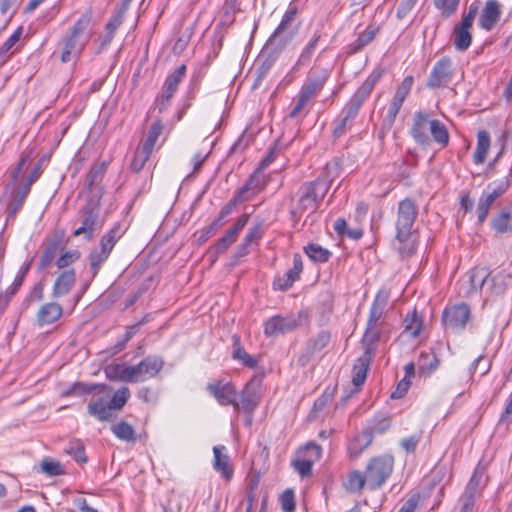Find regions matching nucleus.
<instances>
[{"label": "nucleus", "mask_w": 512, "mask_h": 512, "mask_svg": "<svg viewBox=\"0 0 512 512\" xmlns=\"http://www.w3.org/2000/svg\"><path fill=\"white\" fill-rule=\"evenodd\" d=\"M340 171L341 167L338 164V162L327 163L324 168L323 174L317 177L315 180L327 182L329 190L333 181L340 175Z\"/></svg>", "instance_id": "4d7b16f0"}, {"label": "nucleus", "mask_w": 512, "mask_h": 512, "mask_svg": "<svg viewBox=\"0 0 512 512\" xmlns=\"http://www.w3.org/2000/svg\"><path fill=\"white\" fill-rule=\"evenodd\" d=\"M62 251L60 240L53 239L46 245L39 261L38 269L46 270Z\"/></svg>", "instance_id": "e433bc0d"}, {"label": "nucleus", "mask_w": 512, "mask_h": 512, "mask_svg": "<svg viewBox=\"0 0 512 512\" xmlns=\"http://www.w3.org/2000/svg\"><path fill=\"white\" fill-rule=\"evenodd\" d=\"M365 484L368 485V479L365 472L361 473L360 471L355 470L348 474L346 488L350 492L361 491Z\"/></svg>", "instance_id": "09e8293b"}, {"label": "nucleus", "mask_w": 512, "mask_h": 512, "mask_svg": "<svg viewBox=\"0 0 512 512\" xmlns=\"http://www.w3.org/2000/svg\"><path fill=\"white\" fill-rule=\"evenodd\" d=\"M329 75V70L325 68L312 70L309 73L305 83L301 87L299 93L311 100L323 89L329 78Z\"/></svg>", "instance_id": "aec40b11"}, {"label": "nucleus", "mask_w": 512, "mask_h": 512, "mask_svg": "<svg viewBox=\"0 0 512 512\" xmlns=\"http://www.w3.org/2000/svg\"><path fill=\"white\" fill-rule=\"evenodd\" d=\"M378 32L379 27L373 25L367 26L366 29L359 34L357 39L349 45V52L355 54L361 51L374 40Z\"/></svg>", "instance_id": "4c0bfd02"}, {"label": "nucleus", "mask_w": 512, "mask_h": 512, "mask_svg": "<svg viewBox=\"0 0 512 512\" xmlns=\"http://www.w3.org/2000/svg\"><path fill=\"white\" fill-rule=\"evenodd\" d=\"M297 455L292 466L301 477H309L312 475L313 463L321 458L322 448L315 442H308L298 450Z\"/></svg>", "instance_id": "9b49d317"}, {"label": "nucleus", "mask_w": 512, "mask_h": 512, "mask_svg": "<svg viewBox=\"0 0 512 512\" xmlns=\"http://www.w3.org/2000/svg\"><path fill=\"white\" fill-rule=\"evenodd\" d=\"M76 283V272L73 268L63 270L56 277L53 287L52 296L53 298H60L67 295Z\"/></svg>", "instance_id": "a878e982"}, {"label": "nucleus", "mask_w": 512, "mask_h": 512, "mask_svg": "<svg viewBox=\"0 0 512 512\" xmlns=\"http://www.w3.org/2000/svg\"><path fill=\"white\" fill-rule=\"evenodd\" d=\"M254 379L248 382L240 393V409L246 412H252L259 403L257 389L254 386Z\"/></svg>", "instance_id": "473e14b6"}, {"label": "nucleus", "mask_w": 512, "mask_h": 512, "mask_svg": "<svg viewBox=\"0 0 512 512\" xmlns=\"http://www.w3.org/2000/svg\"><path fill=\"white\" fill-rule=\"evenodd\" d=\"M65 452L78 463H86L85 447L81 440L73 439L69 442Z\"/></svg>", "instance_id": "3c124183"}, {"label": "nucleus", "mask_w": 512, "mask_h": 512, "mask_svg": "<svg viewBox=\"0 0 512 512\" xmlns=\"http://www.w3.org/2000/svg\"><path fill=\"white\" fill-rule=\"evenodd\" d=\"M42 174V167H41V163H38L31 171L29 177H28V180H27V183L25 184L24 186V189L22 192H19L15 195L13 201L8 205V208H7V217L8 218H14L17 214V212L21 209L22 205H23V202L25 200V198L27 197L29 191H30V186L36 181L38 180V178L41 176Z\"/></svg>", "instance_id": "4be33fe9"}, {"label": "nucleus", "mask_w": 512, "mask_h": 512, "mask_svg": "<svg viewBox=\"0 0 512 512\" xmlns=\"http://www.w3.org/2000/svg\"><path fill=\"white\" fill-rule=\"evenodd\" d=\"M331 341V333L322 330L315 336L309 338L305 344L303 353L299 357V363L302 366L307 365L312 357L326 348Z\"/></svg>", "instance_id": "6ab92c4d"}, {"label": "nucleus", "mask_w": 512, "mask_h": 512, "mask_svg": "<svg viewBox=\"0 0 512 512\" xmlns=\"http://www.w3.org/2000/svg\"><path fill=\"white\" fill-rule=\"evenodd\" d=\"M107 169L106 162L95 163L91 166L87 176H86V186L88 189H91L95 184L99 183Z\"/></svg>", "instance_id": "49530a36"}, {"label": "nucleus", "mask_w": 512, "mask_h": 512, "mask_svg": "<svg viewBox=\"0 0 512 512\" xmlns=\"http://www.w3.org/2000/svg\"><path fill=\"white\" fill-rule=\"evenodd\" d=\"M79 222L80 226L73 231L72 235L83 236L86 241H91L101 231L105 222L100 215L98 204L88 202L82 207L79 212Z\"/></svg>", "instance_id": "0eeeda50"}, {"label": "nucleus", "mask_w": 512, "mask_h": 512, "mask_svg": "<svg viewBox=\"0 0 512 512\" xmlns=\"http://www.w3.org/2000/svg\"><path fill=\"white\" fill-rule=\"evenodd\" d=\"M470 316L471 310L467 304H455L444 309L442 323L446 330L458 332L466 327Z\"/></svg>", "instance_id": "f8f14e48"}, {"label": "nucleus", "mask_w": 512, "mask_h": 512, "mask_svg": "<svg viewBox=\"0 0 512 512\" xmlns=\"http://www.w3.org/2000/svg\"><path fill=\"white\" fill-rule=\"evenodd\" d=\"M403 103L404 102H402L398 99H395V98L392 99V101L389 105V108L387 110L386 117L384 119V124H387L388 128H390L393 125V123L396 119V116L399 113Z\"/></svg>", "instance_id": "774afa93"}, {"label": "nucleus", "mask_w": 512, "mask_h": 512, "mask_svg": "<svg viewBox=\"0 0 512 512\" xmlns=\"http://www.w3.org/2000/svg\"><path fill=\"white\" fill-rule=\"evenodd\" d=\"M304 252L313 262L317 263L327 262L332 255L328 249L315 243H309L307 246H305Z\"/></svg>", "instance_id": "37998d69"}, {"label": "nucleus", "mask_w": 512, "mask_h": 512, "mask_svg": "<svg viewBox=\"0 0 512 512\" xmlns=\"http://www.w3.org/2000/svg\"><path fill=\"white\" fill-rule=\"evenodd\" d=\"M303 271V261L300 254L296 253L293 256V267L289 269L282 276H276L273 281V288L279 291H287L293 284L299 280Z\"/></svg>", "instance_id": "412c9836"}, {"label": "nucleus", "mask_w": 512, "mask_h": 512, "mask_svg": "<svg viewBox=\"0 0 512 512\" xmlns=\"http://www.w3.org/2000/svg\"><path fill=\"white\" fill-rule=\"evenodd\" d=\"M422 328V319L414 311L411 315H407L405 318V330L410 332L412 337H417L420 334Z\"/></svg>", "instance_id": "052dcab7"}, {"label": "nucleus", "mask_w": 512, "mask_h": 512, "mask_svg": "<svg viewBox=\"0 0 512 512\" xmlns=\"http://www.w3.org/2000/svg\"><path fill=\"white\" fill-rule=\"evenodd\" d=\"M328 193V184L321 180H313L303 183L299 188V199L293 214H303L305 211L316 210Z\"/></svg>", "instance_id": "6e6552de"}, {"label": "nucleus", "mask_w": 512, "mask_h": 512, "mask_svg": "<svg viewBox=\"0 0 512 512\" xmlns=\"http://www.w3.org/2000/svg\"><path fill=\"white\" fill-rule=\"evenodd\" d=\"M509 187L510 180L509 177L506 176L489 183L484 191H486L490 196L497 200L499 197H501L503 194L507 192Z\"/></svg>", "instance_id": "8fccbe9b"}, {"label": "nucleus", "mask_w": 512, "mask_h": 512, "mask_svg": "<svg viewBox=\"0 0 512 512\" xmlns=\"http://www.w3.org/2000/svg\"><path fill=\"white\" fill-rule=\"evenodd\" d=\"M233 341V351L232 358L242 363V365L248 368H255L258 364V359L254 356L248 354L245 349L242 347L240 343V338L238 335L232 336Z\"/></svg>", "instance_id": "c9c22d12"}, {"label": "nucleus", "mask_w": 512, "mask_h": 512, "mask_svg": "<svg viewBox=\"0 0 512 512\" xmlns=\"http://www.w3.org/2000/svg\"><path fill=\"white\" fill-rule=\"evenodd\" d=\"M63 313L62 306L55 302H48L43 304L37 314L36 321L39 326L50 325L56 322Z\"/></svg>", "instance_id": "c85d7f7f"}, {"label": "nucleus", "mask_w": 512, "mask_h": 512, "mask_svg": "<svg viewBox=\"0 0 512 512\" xmlns=\"http://www.w3.org/2000/svg\"><path fill=\"white\" fill-rule=\"evenodd\" d=\"M112 433L120 440L126 441V442H135L136 441V434L135 430L126 421H120L114 425L111 426Z\"/></svg>", "instance_id": "a18cd8bd"}, {"label": "nucleus", "mask_w": 512, "mask_h": 512, "mask_svg": "<svg viewBox=\"0 0 512 512\" xmlns=\"http://www.w3.org/2000/svg\"><path fill=\"white\" fill-rule=\"evenodd\" d=\"M391 426V417L388 414L378 413L367 422L364 427L374 438L375 434L386 432Z\"/></svg>", "instance_id": "a19ab883"}, {"label": "nucleus", "mask_w": 512, "mask_h": 512, "mask_svg": "<svg viewBox=\"0 0 512 512\" xmlns=\"http://www.w3.org/2000/svg\"><path fill=\"white\" fill-rule=\"evenodd\" d=\"M224 450H226V447L223 445L213 447V469L220 473L224 479L230 480L233 476V468L229 463V456L223 453Z\"/></svg>", "instance_id": "c756f323"}, {"label": "nucleus", "mask_w": 512, "mask_h": 512, "mask_svg": "<svg viewBox=\"0 0 512 512\" xmlns=\"http://www.w3.org/2000/svg\"><path fill=\"white\" fill-rule=\"evenodd\" d=\"M321 39V33L319 31L314 32L312 38L306 44V46L302 49L293 69L299 70L303 66H306L310 60L312 55L314 54L317 44Z\"/></svg>", "instance_id": "58836bf2"}, {"label": "nucleus", "mask_w": 512, "mask_h": 512, "mask_svg": "<svg viewBox=\"0 0 512 512\" xmlns=\"http://www.w3.org/2000/svg\"><path fill=\"white\" fill-rule=\"evenodd\" d=\"M389 301V292L385 289H381L375 295V298L372 302L369 317L367 320V325L369 326H378V321L382 318L386 306Z\"/></svg>", "instance_id": "bb28decb"}, {"label": "nucleus", "mask_w": 512, "mask_h": 512, "mask_svg": "<svg viewBox=\"0 0 512 512\" xmlns=\"http://www.w3.org/2000/svg\"><path fill=\"white\" fill-rule=\"evenodd\" d=\"M383 69H374L360 87L355 91L350 100L342 108L333 121L332 136L338 139L351 130L353 123L365 100L369 97L375 85L381 79Z\"/></svg>", "instance_id": "f257e3e1"}, {"label": "nucleus", "mask_w": 512, "mask_h": 512, "mask_svg": "<svg viewBox=\"0 0 512 512\" xmlns=\"http://www.w3.org/2000/svg\"><path fill=\"white\" fill-rule=\"evenodd\" d=\"M512 273L505 269L492 274L486 267H475L469 271L470 291L477 292L486 288L494 294H501L511 284Z\"/></svg>", "instance_id": "39448f33"}, {"label": "nucleus", "mask_w": 512, "mask_h": 512, "mask_svg": "<svg viewBox=\"0 0 512 512\" xmlns=\"http://www.w3.org/2000/svg\"><path fill=\"white\" fill-rule=\"evenodd\" d=\"M163 125L160 120L155 121L148 131L147 137L141 147L153 152L154 146L162 133Z\"/></svg>", "instance_id": "5fc2aeb1"}, {"label": "nucleus", "mask_w": 512, "mask_h": 512, "mask_svg": "<svg viewBox=\"0 0 512 512\" xmlns=\"http://www.w3.org/2000/svg\"><path fill=\"white\" fill-rule=\"evenodd\" d=\"M501 16V6L497 0H488L480 14L479 26L486 30L491 31Z\"/></svg>", "instance_id": "393cba45"}, {"label": "nucleus", "mask_w": 512, "mask_h": 512, "mask_svg": "<svg viewBox=\"0 0 512 512\" xmlns=\"http://www.w3.org/2000/svg\"><path fill=\"white\" fill-rule=\"evenodd\" d=\"M357 362L358 364L355 365L353 369L352 382L354 386L359 387L366 380L368 366L371 361L366 362L364 360V357L361 356L360 358H358Z\"/></svg>", "instance_id": "6e6d98bb"}, {"label": "nucleus", "mask_w": 512, "mask_h": 512, "mask_svg": "<svg viewBox=\"0 0 512 512\" xmlns=\"http://www.w3.org/2000/svg\"><path fill=\"white\" fill-rule=\"evenodd\" d=\"M453 76L452 60L449 57L439 59L431 69L426 86L430 89L447 87Z\"/></svg>", "instance_id": "dca6fc26"}, {"label": "nucleus", "mask_w": 512, "mask_h": 512, "mask_svg": "<svg viewBox=\"0 0 512 512\" xmlns=\"http://www.w3.org/2000/svg\"><path fill=\"white\" fill-rule=\"evenodd\" d=\"M297 14V6L290 5L287 11L284 13L279 25L270 35L265 44L282 52L292 42L298 33V27L294 25Z\"/></svg>", "instance_id": "423d86ee"}, {"label": "nucleus", "mask_w": 512, "mask_h": 512, "mask_svg": "<svg viewBox=\"0 0 512 512\" xmlns=\"http://www.w3.org/2000/svg\"><path fill=\"white\" fill-rule=\"evenodd\" d=\"M80 256L81 254L78 250L66 251L56 260V266L59 269H65L69 267L71 264L78 261Z\"/></svg>", "instance_id": "e2e57ef3"}, {"label": "nucleus", "mask_w": 512, "mask_h": 512, "mask_svg": "<svg viewBox=\"0 0 512 512\" xmlns=\"http://www.w3.org/2000/svg\"><path fill=\"white\" fill-rule=\"evenodd\" d=\"M472 26L459 23L454 26L453 28V36H454V47L459 52L466 51L472 42V34L470 32V29Z\"/></svg>", "instance_id": "2f4dec72"}, {"label": "nucleus", "mask_w": 512, "mask_h": 512, "mask_svg": "<svg viewBox=\"0 0 512 512\" xmlns=\"http://www.w3.org/2000/svg\"><path fill=\"white\" fill-rule=\"evenodd\" d=\"M486 483L485 467L477 465L460 497V502L475 507L476 498L481 495V491L486 486Z\"/></svg>", "instance_id": "f3484780"}, {"label": "nucleus", "mask_w": 512, "mask_h": 512, "mask_svg": "<svg viewBox=\"0 0 512 512\" xmlns=\"http://www.w3.org/2000/svg\"><path fill=\"white\" fill-rule=\"evenodd\" d=\"M104 388V384H87L84 382H76L68 390L63 392V396L84 395L92 393L95 390H103Z\"/></svg>", "instance_id": "de8ad7c7"}, {"label": "nucleus", "mask_w": 512, "mask_h": 512, "mask_svg": "<svg viewBox=\"0 0 512 512\" xmlns=\"http://www.w3.org/2000/svg\"><path fill=\"white\" fill-rule=\"evenodd\" d=\"M413 83H414L413 76H410V75L406 76L403 79V81L401 82V84L399 85V87L397 88L396 93L393 98L404 102L406 97L408 96V94L411 91Z\"/></svg>", "instance_id": "338daca9"}, {"label": "nucleus", "mask_w": 512, "mask_h": 512, "mask_svg": "<svg viewBox=\"0 0 512 512\" xmlns=\"http://www.w3.org/2000/svg\"><path fill=\"white\" fill-rule=\"evenodd\" d=\"M263 235L262 223L259 222L249 228L243 239V248L250 246L252 243L257 242Z\"/></svg>", "instance_id": "69168bd1"}, {"label": "nucleus", "mask_w": 512, "mask_h": 512, "mask_svg": "<svg viewBox=\"0 0 512 512\" xmlns=\"http://www.w3.org/2000/svg\"><path fill=\"white\" fill-rule=\"evenodd\" d=\"M281 508L284 512H295V494L292 489H286L280 496Z\"/></svg>", "instance_id": "0e129e2a"}, {"label": "nucleus", "mask_w": 512, "mask_h": 512, "mask_svg": "<svg viewBox=\"0 0 512 512\" xmlns=\"http://www.w3.org/2000/svg\"><path fill=\"white\" fill-rule=\"evenodd\" d=\"M151 154L152 151L143 147H139L136 150L134 158L131 162V170L136 173L140 172L144 168L146 162L149 160Z\"/></svg>", "instance_id": "bf43d9fd"}, {"label": "nucleus", "mask_w": 512, "mask_h": 512, "mask_svg": "<svg viewBox=\"0 0 512 512\" xmlns=\"http://www.w3.org/2000/svg\"><path fill=\"white\" fill-rule=\"evenodd\" d=\"M439 366V359L435 354L421 353L419 359V372L430 375Z\"/></svg>", "instance_id": "603ef678"}, {"label": "nucleus", "mask_w": 512, "mask_h": 512, "mask_svg": "<svg viewBox=\"0 0 512 512\" xmlns=\"http://www.w3.org/2000/svg\"><path fill=\"white\" fill-rule=\"evenodd\" d=\"M254 177L251 176L245 185L234 195V197L221 209L218 217L224 220L228 215L232 213L234 208L242 202L250 200L256 192L250 193L254 189Z\"/></svg>", "instance_id": "b1692460"}, {"label": "nucleus", "mask_w": 512, "mask_h": 512, "mask_svg": "<svg viewBox=\"0 0 512 512\" xmlns=\"http://www.w3.org/2000/svg\"><path fill=\"white\" fill-rule=\"evenodd\" d=\"M132 373L130 366L125 364H114L105 368L106 377L113 381L132 383Z\"/></svg>", "instance_id": "ea45409f"}, {"label": "nucleus", "mask_w": 512, "mask_h": 512, "mask_svg": "<svg viewBox=\"0 0 512 512\" xmlns=\"http://www.w3.org/2000/svg\"><path fill=\"white\" fill-rule=\"evenodd\" d=\"M490 147V135L486 130L477 133V147L473 155L475 164H482L487 156Z\"/></svg>", "instance_id": "79ce46f5"}, {"label": "nucleus", "mask_w": 512, "mask_h": 512, "mask_svg": "<svg viewBox=\"0 0 512 512\" xmlns=\"http://www.w3.org/2000/svg\"><path fill=\"white\" fill-rule=\"evenodd\" d=\"M280 51L269 47L265 44L260 54L257 57L255 69L257 73V80H262L270 71L272 66L280 55Z\"/></svg>", "instance_id": "5701e85b"}, {"label": "nucleus", "mask_w": 512, "mask_h": 512, "mask_svg": "<svg viewBox=\"0 0 512 512\" xmlns=\"http://www.w3.org/2000/svg\"><path fill=\"white\" fill-rule=\"evenodd\" d=\"M23 32L22 27H18L14 33L0 47V65L5 63V55L19 41Z\"/></svg>", "instance_id": "680f3d73"}, {"label": "nucleus", "mask_w": 512, "mask_h": 512, "mask_svg": "<svg viewBox=\"0 0 512 512\" xmlns=\"http://www.w3.org/2000/svg\"><path fill=\"white\" fill-rule=\"evenodd\" d=\"M187 67L182 64L169 74L164 82L163 93L156 99L159 112H163L169 105L170 99L178 89V85L186 75Z\"/></svg>", "instance_id": "a211bd4d"}, {"label": "nucleus", "mask_w": 512, "mask_h": 512, "mask_svg": "<svg viewBox=\"0 0 512 512\" xmlns=\"http://www.w3.org/2000/svg\"><path fill=\"white\" fill-rule=\"evenodd\" d=\"M491 228L500 234L512 233V202L492 217Z\"/></svg>", "instance_id": "cd10ccee"}, {"label": "nucleus", "mask_w": 512, "mask_h": 512, "mask_svg": "<svg viewBox=\"0 0 512 512\" xmlns=\"http://www.w3.org/2000/svg\"><path fill=\"white\" fill-rule=\"evenodd\" d=\"M300 315H274L264 323V334L267 337L290 333L300 326Z\"/></svg>", "instance_id": "ddd939ff"}, {"label": "nucleus", "mask_w": 512, "mask_h": 512, "mask_svg": "<svg viewBox=\"0 0 512 512\" xmlns=\"http://www.w3.org/2000/svg\"><path fill=\"white\" fill-rule=\"evenodd\" d=\"M164 360L158 355H148L136 365H131L132 383L154 378L163 368Z\"/></svg>", "instance_id": "2eb2a0df"}, {"label": "nucleus", "mask_w": 512, "mask_h": 512, "mask_svg": "<svg viewBox=\"0 0 512 512\" xmlns=\"http://www.w3.org/2000/svg\"><path fill=\"white\" fill-rule=\"evenodd\" d=\"M87 412L101 422L109 421L113 417L112 410L103 397L91 401L87 406Z\"/></svg>", "instance_id": "f704fd0d"}, {"label": "nucleus", "mask_w": 512, "mask_h": 512, "mask_svg": "<svg viewBox=\"0 0 512 512\" xmlns=\"http://www.w3.org/2000/svg\"><path fill=\"white\" fill-rule=\"evenodd\" d=\"M380 340V330L378 326L366 325L365 333L362 338V346L364 348V360L371 361L374 357L376 345Z\"/></svg>", "instance_id": "7c9ffc66"}, {"label": "nucleus", "mask_w": 512, "mask_h": 512, "mask_svg": "<svg viewBox=\"0 0 512 512\" xmlns=\"http://www.w3.org/2000/svg\"><path fill=\"white\" fill-rule=\"evenodd\" d=\"M418 215V209L410 198L401 200L398 204L396 218V239L404 245L411 236V231Z\"/></svg>", "instance_id": "1a4fd4ad"}, {"label": "nucleus", "mask_w": 512, "mask_h": 512, "mask_svg": "<svg viewBox=\"0 0 512 512\" xmlns=\"http://www.w3.org/2000/svg\"><path fill=\"white\" fill-rule=\"evenodd\" d=\"M92 21V11H85L73 24L71 29L62 38V53L60 60L62 63H68L73 59H78L90 40L85 32Z\"/></svg>", "instance_id": "7ed1b4c3"}, {"label": "nucleus", "mask_w": 512, "mask_h": 512, "mask_svg": "<svg viewBox=\"0 0 512 512\" xmlns=\"http://www.w3.org/2000/svg\"><path fill=\"white\" fill-rule=\"evenodd\" d=\"M409 134L423 148L429 147L432 140L444 148L450 140L445 124L438 119H431L425 111L415 112Z\"/></svg>", "instance_id": "f03ea898"}, {"label": "nucleus", "mask_w": 512, "mask_h": 512, "mask_svg": "<svg viewBox=\"0 0 512 512\" xmlns=\"http://www.w3.org/2000/svg\"><path fill=\"white\" fill-rule=\"evenodd\" d=\"M373 437L365 428L356 435L348 445V452L351 458H358L360 454L372 443Z\"/></svg>", "instance_id": "72a5a7b5"}, {"label": "nucleus", "mask_w": 512, "mask_h": 512, "mask_svg": "<svg viewBox=\"0 0 512 512\" xmlns=\"http://www.w3.org/2000/svg\"><path fill=\"white\" fill-rule=\"evenodd\" d=\"M393 468L394 458L391 455H380L372 458L365 469L369 489L381 488L391 476Z\"/></svg>", "instance_id": "9d476101"}, {"label": "nucleus", "mask_w": 512, "mask_h": 512, "mask_svg": "<svg viewBox=\"0 0 512 512\" xmlns=\"http://www.w3.org/2000/svg\"><path fill=\"white\" fill-rule=\"evenodd\" d=\"M461 0H433L434 7L440 11V14L444 18H449L454 15L459 6Z\"/></svg>", "instance_id": "864d4df0"}, {"label": "nucleus", "mask_w": 512, "mask_h": 512, "mask_svg": "<svg viewBox=\"0 0 512 512\" xmlns=\"http://www.w3.org/2000/svg\"><path fill=\"white\" fill-rule=\"evenodd\" d=\"M237 237L232 234L229 230L215 243L213 247L209 249V255L212 257L214 262L216 258L224 253L235 241Z\"/></svg>", "instance_id": "c03bdc74"}, {"label": "nucleus", "mask_w": 512, "mask_h": 512, "mask_svg": "<svg viewBox=\"0 0 512 512\" xmlns=\"http://www.w3.org/2000/svg\"><path fill=\"white\" fill-rule=\"evenodd\" d=\"M126 229L121 222L114 225L100 238L99 244L88 255L89 272L92 281L99 273L102 265L108 260L118 240L125 234Z\"/></svg>", "instance_id": "20e7f679"}, {"label": "nucleus", "mask_w": 512, "mask_h": 512, "mask_svg": "<svg viewBox=\"0 0 512 512\" xmlns=\"http://www.w3.org/2000/svg\"><path fill=\"white\" fill-rule=\"evenodd\" d=\"M130 397V391L127 387L118 389L108 403L111 410H121Z\"/></svg>", "instance_id": "13d9d810"}, {"label": "nucleus", "mask_w": 512, "mask_h": 512, "mask_svg": "<svg viewBox=\"0 0 512 512\" xmlns=\"http://www.w3.org/2000/svg\"><path fill=\"white\" fill-rule=\"evenodd\" d=\"M207 391L218 401L220 405H232L235 411L238 412L240 410V404L237 401L239 394L236 387L231 382L217 380L208 383Z\"/></svg>", "instance_id": "4468645a"}]
</instances>
